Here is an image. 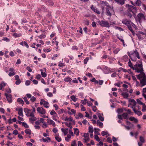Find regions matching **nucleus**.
I'll return each instance as SVG.
<instances>
[{"instance_id": "f257e3e1", "label": "nucleus", "mask_w": 146, "mask_h": 146, "mask_svg": "<svg viewBox=\"0 0 146 146\" xmlns=\"http://www.w3.org/2000/svg\"><path fill=\"white\" fill-rule=\"evenodd\" d=\"M127 54L132 61L135 62L137 60V58L138 59L140 58L139 54L136 49L130 52H128Z\"/></svg>"}, {"instance_id": "f03ea898", "label": "nucleus", "mask_w": 146, "mask_h": 146, "mask_svg": "<svg viewBox=\"0 0 146 146\" xmlns=\"http://www.w3.org/2000/svg\"><path fill=\"white\" fill-rule=\"evenodd\" d=\"M137 78L139 80L142 87L146 85V77L145 74H141L136 75Z\"/></svg>"}, {"instance_id": "7ed1b4c3", "label": "nucleus", "mask_w": 146, "mask_h": 146, "mask_svg": "<svg viewBox=\"0 0 146 146\" xmlns=\"http://www.w3.org/2000/svg\"><path fill=\"white\" fill-rule=\"evenodd\" d=\"M140 64H136L134 66L133 70H135V72L138 73L142 72L143 71L142 63L141 62H139Z\"/></svg>"}, {"instance_id": "20e7f679", "label": "nucleus", "mask_w": 146, "mask_h": 146, "mask_svg": "<svg viewBox=\"0 0 146 146\" xmlns=\"http://www.w3.org/2000/svg\"><path fill=\"white\" fill-rule=\"evenodd\" d=\"M137 20L141 23L145 20V17L144 14L141 13H139L137 16Z\"/></svg>"}, {"instance_id": "39448f33", "label": "nucleus", "mask_w": 146, "mask_h": 146, "mask_svg": "<svg viewBox=\"0 0 146 146\" xmlns=\"http://www.w3.org/2000/svg\"><path fill=\"white\" fill-rule=\"evenodd\" d=\"M122 23L126 25L128 27L132 26V27H134L135 26V25L133 23L130 21H128L127 19H124L122 21Z\"/></svg>"}, {"instance_id": "423d86ee", "label": "nucleus", "mask_w": 146, "mask_h": 146, "mask_svg": "<svg viewBox=\"0 0 146 146\" xmlns=\"http://www.w3.org/2000/svg\"><path fill=\"white\" fill-rule=\"evenodd\" d=\"M128 10L132 12L133 14H135L137 12V9L136 7L132 5H127Z\"/></svg>"}, {"instance_id": "0eeeda50", "label": "nucleus", "mask_w": 146, "mask_h": 146, "mask_svg": "<svg viewBox=\"0 0 146 146\" xmlns=\"http://www.w3.org/2000/svg\"><path fill=\"white\" fill-rule=\"evenodd\" d=\"M100 5L101 8L102 9V13L103 14L104 13V7L105 6H106L107 7L109 6V4L106 1H102L100 2Z\"/></svg>"}, {"instance_id": "6e6552de", "label": "nucleus", "mask_w": 146, "mask_h": 146, "mask_svg": "<svg viewBox=\"0 0 146 146\" xmlns=\"http://www.w3.org/2000/svg\"><path fill=\"white\" fill-rule=\"evenodd\" d=\"M106 15L110 17L113 12V9L110 6H109L106 8Z\"/></svg>"}, {"instance_id": "1a4fd4ad", "label": "nucleus", "mask_w": 146, "mask_h": 146, "mask_svg": "<svg viewBox=\"0 0 146 146\" xmlns=\"http://www.w3.org/2000/svg\"><path fill=\"white\" fill-rule=\"evenodd\" d=\"M131 4L134 6H140L141 2L140 0H132L130 1Z\"/></svg>"}, {"instance_id": "9d476101", "label": "nucleus", "mask_w": 146, "mask_h": 146, "mask_svg": "<svg viewBox=\"0 0 146 146\" xmlns=\"http://www.w3.org/2000/svg\"><path fill=\"white\" fill-rule=\"evenodd\" d=\"M98 23L102 27H110L109 24L107 21H99Z\"/></svg>"}, {"instance_id": "9b49d317", "label": "nucleus", "mask_w": 146, "mask_h": 146, "mask_svg": "<svg viewBox=\"0 0 146 146\" xmlns=\"http://www.w3.org/2000/svg\"><path fill=\"white\" fill-rule=\"evenodd\" d=\"M83 137L84 138H83V140H84V143H87L89 141L90 138L89 134L84 133L83 135Z\"/></svg>"}, {"instance_id": "f8f14e48", "label": "nucleus", "mask_w": 146, "mask_h": 146, "mask_svg": "<svg viewBox=\"0 0 146 146\" xmlns=\"http://www.w3.org/2000/svg\"><path fill=\"white\" fill-rule=\"evenodd\" d=\"M36 110L41 114H44L46 113L45 109L41 107H38L36 109Z\"/></svg>"}, {"instance_id": "ddd939ff", "label": "nucleus", "mask_w": 146, "mask_h": 146, "mask_svg": "<svg viewBox=\"0 0 146 146\" xmlns=\"http://www.w3.org/2000/svg\"><path fill=\"white\" fill-rule=\"evenodd\" d=\"M129 102L130 103L129 104V105L128 107L130 106V105L133 106L132 107H135L137 104V103L135 100L133 99H129Z\"/></svg>"}, {"instance_id": "4468645a", "label": "nucleus", "mask_w": 146, "mask_h": 146, "mask_svg": "<svg viewBox=\"0 0 146 146\" xmlns=\"http://www.w3.org/2000/svg\"><path fill=\"white\" fill-rule=\"evenodd\" d=\"M131 108L133 109V111L135 114L139 116H140L142 115V113L140 111H138V110H136V109H137L135 108V107H131Z\"/></svg>"}, {"instance_id": "2eb2a0df", "label": "nucleus", "mask_w": 146, "mask_h": 146, "mask_svg": "<svg viewBox=\"0 0 146 146\" xmlns=\"http://www.w3.org/2000/svg\"><path fill=\"white\" fill-rule=\"evenodd\" d=\"M5 96H6L7 99L9 103H11L12 102V96L11 94H8L7 93L5 94Z\"/></svg>"}, {"instance_id": "dca6fc26", "label": "nucleus", "mask_w": 146, "mask_h": 146, "mask_svg": "<svg viewBox=\"0 0 146 146\" xmlns=\"http://www.w3.org/2000/svg\"><path fill=\"white\" fill-rule=\"evenodd\" d=\"M91 9L94 12H96L97 14L99 15L100 14V12L97 9L94 7L93 5L91 6Z\"/></svg>"}, {"instance_id": "f3484780", "label": "nucleus", "mask_w": 146, "mask_h": 146, "mask_svg": "<svg viewBox=\"0 0 146 146\" xmlns=\"http://www.w3.org/2000/svg\"><path fill=\"white\" fill-rule=\"evenodd\" d=\"M47 122L49 125H52L53 127L56 126L55 123L52 120L50 119H47Z\"/></svg>"}, {"instance_id": "a211bd4d", "label": "nucleus", "mask_w": 146, "mask_h": 146, "mask_svg": "<svg viewBox=\"0 0 146 146\" xmlns=\"http://www.w3.org/2000/svg\"><path fill=\"white\" fill-rule=\"evenodd\" d=\"M24 111L26 113V115L27 117H29V115L31 112V110L27 108H25Z\"/></svg>"}, {"instance_id": "6ab92c4d", "label": "nucleus", "mask_w": 146, "mask_h": 146, "mask_svg": "<svg viewBox=\"0 0 146 146\" xmlns=\"http://www.w3.org/2000/svg\"><path fill=\"white\" fill-rule=\"evenodd\" d=\"M121 95L125 99H128V97L129 96L128 93L125 92H123L121 94Z\"/></svg>"}, {"instance_id": "aec40b11", "label": "nucleus", "mask_w": 146, "mask_h": 146, "mask_svg": "<svg viewBox=\"0 0 146 146\" xmlns=\"http://www.w3.org/2000/svg\"><path fill=\"white\" fill-rule=\"evenodd\" d=\"M125 0H115V1L118 4L122 5L124 4Z\"/></svg>"}, {"instance_id": "412c9836", "label": "nucleus", "mask_w": 146, "mask_h": 146, "mask_svg": "<svg viewBox=\"0 0 146 146\" xmlns=\"http://www.w3.org/2000/svg\"><path fill=\"white\" fill-rule=\"evenodd\" d=\"M41 101H43L44 102V106L46 108H48L49 107V104L46 101L43 100L42 99H41Z\"/></svg>"}, {"instance_id": "4be33fe9", "label": "nucleus", "mask_w": 146, "mask_h": 146, "mask_svg": "<svg viewBox=\"0 0 146 146\" xmlns=\"http://www.w3.org/2000/svg\"><path fill=\"white\" fill-rule=\"evenodd\" d=\"M18 115L22 117H23V109L22 108H20L18 109Z\"/></svg>"}, {"instance_id": "5701e85b", "label": "nucleus", "mask_w": 146, "mask_h": 146, "mask_svg": "<svg viewBox=\"0 0 146 146\" xmlns=\"http://www.w3.org/2000/svg\"><path fill=\"white\" fill-rule=\"evenodd\" d=\"M20 45L24 46V45L27 48H28L29 46L27 43L25 41H22L20 43Z\"/></svg>"}, {"instance_id": "b1692460", "label": "nucleus", "mask_w": 146, "mask_h": 146, "mask_svg": "<svg viewBox=\"0 0 146 146\" xmlns=\"http://www.w3.org/2000/svg\"><path fill=\"white\" fill-rule=\"evenodd\" d=\"M97 125L99 126L100 128H102L103 126V123L100 122L99 120H97Z\"/></svg>"}, {"instance_id": "393cba45", "label": "nucleus", "mask_w": 146, "mask_h": 146, "mask_svg": "<svg viewBox=\"0 0 146 146\" xmlns=\"http://www.w3.org/2000/svg\"><path fill=\"white\" fill-rule=\"evenodd\" d=\"M129 119L131 121H134L136 123H137L138 122V120L137 119L133 117H131L129 118Z\"/></svg>"}, {"instance_id": "a878e982", "label": "nucleus", "mask_w": 146, "mask_h": 146, "mask_svg": "<svg viewBox=\"0 0 146 146\" xmlns=\"http://www.w3.org/2000/svg\"><path fill=\"white\" fill-rule=\"evenodd\" d=\"M74 133L76 135L78 136L79 134V129L77 128H74Z\"/></svg>"}, {"instance_id": "bb28decb", "label": "nucleus", "mask_w": 146, "mask_h": 146, "mask_svg": "<svg viewBox=\"0 0 146 146\" xmlns=\"http://www.w3.org/2000/svg\"><path fill=\"white\" fill-rule=\"evenodd\" d=\"M17 101L19 102V103L23 105L24 104V102L23 100L21 98H18L17 100Z\"/></svg>"}, {"instance_id": "cd10ccee", "label": "nucleus", "mask_w": 146, "mask_h": 146, "mask_svg": "<svg viewBox=\"0 0 146 146\" xmlns=\"http://www.w3.org/2000/svg\"><path fill=\"white\" fill-rule=\"evenodd\" d=\"M62 131L64 133V135H66L68 133V129L66 128V129H61Z\"/></svg>"}, {"instance_id": "c85d7f7f", "label": "nucleus", "mask_w": 146, "mask_h": 146, "mask_svg": "<svg viewBox=\"0 0 146 146\" xmlns=\"http://www.w3.org/2000/svg\"><path fill=\"white\" fill-rule=\"evenodd\" d=\"M6 85V84L4 82H2L1 84H0V90L2 89Z\"/></svg>"}, {"instance_id": "c756f323", "label": "nucleus", "mask_w": 146, "mask_h": 146, "mask_svg": "<svg viewBox=\"0 0 146 146\" xmlns=\"http://www.w3.org/2000/svg\"><path fill=\"white\" fill-rule=\"evenodd\" d=\"M42 140L44 142H47L50 141V139L49 137H47L46 138H44L43 137L42 138Z\"/></svg>"}, {"instance_id": "7c9ffc66", "label": "nucleus", "mask_w": 146, "mask_h": 146, "mask_svg": "<svg viewBox=\"0 0 146 146\" xmlns=\"http://www.w3.org/2000/svg\"><path fill=\"white\" fill-rule=\"evenodd\" d=\"M128 65L129 67L133 70L134 66H133L132 63H131L130 60L128 62Z\"/></svg>"}, {"instance_id": "2f4dec72", "label": "nucleus", "mask_w": 146, "mask_h": 146, "mask_svg": "<svg viewBox=\"0 0 146 146\" xmlns=\"http://www.w3.org/2000/svg\"><path fill=\"white\" fill-rule=\"evenodd\" d=\"M29 119L30 121H32V123H33L36 120V118L35 116H33L31 117V118H30Z\"/></svg>"}, {"instance_id": "473e14b6", "label": "nucleus", "mask_w": 146, "mask_h": 146, "mask_svg": "<svg viewBox=\"0 0 146 146\" xmlns=\"http://www.w3.org/2000/svg\"><path fill=\"white\" fill-rule=\"evenodd\" d=\"M71 99L74 102L76 101L77 98L74 95L70 97Z\"/></svg>"}, {"instance_id": "72a5a7b5", "label": "nucleus", "mask_w": 146, "mask_h": 146, "mask_svg": "<svg viewBox=\"0 0 146 146\" xmlns=\"http://www.w3.org/2000/svg\"><path fill=\"white\" fill-rule=\"evenodd\" d=\"M72 80V79L70 77H66L64 79V81L65 82H70Z\"/></svg>"}, {"instance_id": "f704fd0d", "label": "nucleus", "mask_w": 146, "mask_h": 146, "mask_svg": "<svg viewBox=\"0 0 146 146\" xmlns=\"http://www.w3.org/2000/svg\"><path fill=\"white\" fill-rule=\"evenodd\" d=\"M13 36L15 38H16L21 36V34H17L16 33H15L13 34Z\"/></svg>"}, {"instance_id": "c9c22d12", "label": "nucleus", "mask_w": 146, "mask_h": 146, "mask_svg": "<svg viewBox=\"0 0 146 146\" xmlns=\"http://www.w3.org/2000/svg\"><path fill=\"white\" fill-rule=\"evenodd\" d=\"M122 116L124 119H127L128 118V114L127 113H123L122 114Z\"/></svg>"}, {"instance_id": "e433bc0d", "label": "nucleus", "mask_w": 146, "mask_h": 146, "mask_svg": "<svg viewBox=\"0 0 146 146\" xmlns=\"http://www.w3.org/2000/svg\"><path fill=\"white\" fill-rule=\"evenodd\" d=\"M94 130H95L94 133L98 135H100V134L99 133L98 131H100V129L98 128H94Z\"/></svg>"}, {"instance_id": "4c0bfd02", "label": "nucleus", "mask_w": 146, "mask_h": 146, "mask_svg": "<svg viewBox=\"0 0 146 146\" xmlns=\"http://www.w3.org/2000/svg\"><path fill=\"white\" fill-rule=\"evenodd\" d=\"M132 26H131L129 27H128V29H129V30L131 32L132 34L134 36L135 35V33L133 31L132 27Z\"/></svg>"}, {"instance_id": "58836bf2", "label": "nucleus", "mask_w": 146, "mask_h": 146, "mask_svg": "<svg viewBox=\"0 0 146 146\" xmlns=\"http://www.w3.org/2000/svg\"><path fill=\"white\" fill-rule=\"evenodd\" d=\"M89 132L91 133H93V128L92 126H90L88 128Z\"/></svg>"}, {"instance_id": "ea45409f", "label": "nucleus", "mask_w": 146, "mask_h": 146, "mask_svg": "<svg viewBox=\"0 0 146 146\" xmlns=\"http://www.w3.org/2000/svg\"><path fill=\"white\" fill-rule=\"evenodd\" d=\"M40 70L42 76L43 77H45L46 76V74L45 72H43L42 69H40Z\"/></svg>"}, {"instance_id": "a19ab883", "label": "nucleus", "mask_w": 146, "mask_h": 146, "mask_svg": "<svg viewBox=\"0 0 146 146\" xmlns=\"http://www.w3.org/2000/svg\"><path fill=\"white\" fill-rule=\"evenodd\" d=\"M25 132L27 134L30 135L31 133V131L29 129H26L25 131Z\"/></svg>"}, {"instance_id": "79ce46f5", "label": "nucleus", "mask_w": 146, "mask_h": 146, "mask_svg": "<svg viewBox=\"0 0 146 146\" xmlns=\"http://www.w3.org/2000/svg\"><path fill=\"white\" fill-rule=\"evenodd\" d=\"M25 102L27 104H29V102L27 100V97L25 96L23 98Z\"/></svg>"}, {"instance_id": "37998d69", "label": "nucleus", "mask_w": 146, "mask_h": 146, "mask_svg": "<svg viewBox=\"0 0 146 146\" xmlns=\"http://www.w3.org/2000/svg\"><path fill=\"white\" fill-rule=\"evenodd\" d=\"M84 22L86 25H89V22L88 20L86 19H84Z\"/></svg>"}, {"instance_id": "c03bdc74", "label": "nucleus", "mask_w": 146, "mask_h": 146, "mask_svg": "<svg viewBox=\"0 0 146 146\" xmlns=\"http://www.w3.org/2000/svg\"><path fill=\"white\" fill-rule=\"evenodd\" d=\"M55 138L56 141L58 142H60L61 141V139L60 137L56 136L55 137Z\"/></svg>"}, {"instance_id": "a18cd8bd", "label": "nucleus", "mask_w": 146, "mask_h": 146, "mask_svg": "<svg viewBox=\"0 0 146 146\" xmlns=\"http://www.w3.org/2000/svg\"><path fill=\"white\" fill-rule=\"evenodd\" d=\"M70 111H71V112H72V113H71L69 111H68V113L70 115H71L72 114H75V113L76 111L72 109Z\"/></svg>"}, {"instance_id": "49530a36", "label": "nucleus", "mask_w": 146, "mask_h": 146, "mask_svg": "<svg viewBox=\"0 0 146 146\" xmlns=\"http://www.w3.org/2000/svg\"><path fill=\"white\" fill-rule=\"evenodd\" d=\"M143 108L142 109V111L144 112L146 110V106L145 104L144 103L143 105Z\"/></svg>"}, {"instance_id": "de8ad7c7", "label": "nucleus", "mask_w": 146, "mask_h": 146, "mask_svg": "<svg viewBox=\"0 0 146 146\" xmlns=\"http://www.w3.org/2000/svg\"><path fill=\"white\" fill-rule=\"evenodd\" d=\"M140 141L141 142L144 143L145 142L144 138L142 136H140L139 137Z\"/></svg>"}, {"instance_id": "09e8293b", "label": "nucleus", "mask_w": 146, "mask_h": 146, "mask_svg": "<svg viewBox=\"0 0 146 146\" xmlns=\"http://www.w3.org/2000/svg\"><path fill=\"white\" fill-rule=\"evenodd\" d=\"M36 100V98L34 96H32L30 98V101L32 102H34Z\"/></svg>"}, {"instance_id": "8fccbe9b", "label": "nucleus", "mask_w": 146, "mask_h": 146, "mask_svg": "<svg viewBox=\"0 0 146 146\" xmlns=\"http://www.w3.org/2000/svg\"><path fill=\"white\" fill-rule=\"evenodd\" d=\"M119 69H120V70H119L118 71L119 72L120 71H122L123 72H126L127 71L126 69L122 68H119Z\"/></svg>"}, {"instance_id": "3c124183", "label": "nucleus", "mask_w": 146, "mask_h": 146, "mask_svg": "<svg viewBox=\"0 0 146 146\" xmlns=\"http://www.w3.org/2000/svg\"><path fill=\"white\" fill-rule=\"evenodd\" d=\"M94 138L96 140L98 141H100V139L99 137H98V135H94Z\"/></svg>"}, {"instance_id": "603ef678", "label": "nucleus", "mask_w": 146, "mask_h": 146, "mask_svg": "<svg viewBox=\"0 0 146 146\" xmlns=\"http://www.w3.org/2000/svg\"><path fill=\"white\" fill-rule=\"evenodd\" d=\"M22 125L25 128H28L29 127V126L25 123L23 122L22 123Z\"/></svg>"}, {"instance_id": "864d4df0", "label": "nucleus", "mask_w": 146, "mask_h": 146, "mask_svg": "<svg viewBox=\"0 0 146 146\" xmlns=\"http://www.w3.org/2000/svg\"><path fill=\"white\" fill-rule=\"evenodd\" d=\"M81 102L83 104H85L87 102V100L86 99H84V100H82Z\"/></svg>"}, {"instance_id": "5fc2aeb1", "label": "nucleus", "mask_w": 146, "mask_h": 146, "mask_svg": "<svg viewBox=\"0 0 146 146\" xmlns=\"http://www.w3.org/2000/svg\"><path fill=\"white\" fill-rule=\"evenodd\" d=\"M66 125L68 127H70V129L72 128V126L71 123H67Z\"/></svg>"}, {"instance_id": "6e6d98bb", "label": "nucleus", "mask_w": 146, "mask_h": 146, "mask_svg": "<svg viewBox=\"0 0 146 146\" xmlns=\"http://www.w3.org/2000/svg\"><path fill=\"white\" fill-rule=\"evenodd\" d=\"M71 146H77L76 142V141H73L72 143L71 144Z\"/></svg>"}, {"instance_id": "4d7b16f0", "label": "nucleus", "mask_w": 146, "mask_h": 146, "mask_svg": "<svg viewBox=\"0 0 146 146\" xmlns=\"http://www.w3.org/2000/svg\"><path fill=\"white\" fill-rule=\"evenodd\" d=\"M123 110L122 109H118L117 110V112L118 113H120L123 112Z\"/></svg>"}, {"instance_id": "13d9d810", "label": "nucleus", "mask_w": 146, "mask_h": 146, "mask_svg": "<svg viewBox=\"0 0 146 146\" xmlns=\"http://www.w3.org/2000/svg\"><path fill=\"white\" fill-rule=\"evenodd\" d=\"M46 37V35L44 34H42L38 36V37L39 38L42 39L45 38Z\"/></svg>"}, {"instance_id": "bf43d9fd", "label": "nucleus", "mask_w": 146, "mask_h": 146, "mask_svg": "<svg viewBox=\"0 0 146 146\" xmlns=\"http://www.w3.org/2000/svg\"><path fill=\"white\" fill-rule=\"evenodd\" d=\"M120 50V49L118 48H116L113 51V52L115 54H117L118 52Z\"/></svg>"}, {"instance_id": "052dcab7", "label": "nucleus", "mask_w": 146, "mask_h": 146, "mask_svg": "<svg viewBox=\"0 0 146 146\" xmlns=\"http://www.w3.org/2000/svg\"><path fill=\"white\" fill-rule=\"evenodd\" d=\"M98 118L99 119L102 121H104V118L100 115H99L98 116Z\"/></svg>"}, {"instance_id": "680f3d73", "label": "nucleus", "mask_w": 146, "mask_h": 146, "mask_svg": "<svg viewBox=\"0 0 146 146\" xmlns=\"http://www.w3.org/2000/svg\"><path fill=\"white\" fill-rule=\"evenodd\" d=\"M91 81L92 82H94L95 83H98V81L96 80L95 78H93V79L91 80Z\"/></svg>"}, {"instance_id": "e2e57ef3", "label": "nucleus", "mask_w": 146, "mask_h": 146, "mask_svg": "<svg viewBox=\"0 0 146 146\" xmlns=\"http://www.w3.org/2000/svg\"><path fill=\"white\" fill-rule=\"evenodd\" d=\"M89 58L88 57H87L84 60V63L85 64H87L88 61L89 60Z\"/></svg>"}, {"instance_id": "0e129e2a", "label": "nucleus", "mask_w": 146, "mask_h": 146, "mask_svg": "<svg viewBox=\"0 0 146 146\" xmlns=\"http://www.w3.org/2000/svg\"><path fill=\"white\" fill-rule=\"evenodd\" d=\"M3 40L4 41H5L7 42H8L10 41V40L9 38L6 37H3Z\"/></svg>"}, {"instance_id": "69168bd1", "label": "nucleus", "mask_w": 146, "mask_h": 146, "mask_svg": "<svg viewBox=\"0 0 146 146\" xmlns=\"http://www.w3.org/2000/svg\"><path fill=\"white\" fill-rule=\"evenodd\" d=\"M15 74V73L14 72H9V73L8 75L9 76H11L14 75Z\"/></svg>"}, {"instance_id": "338daca9", "label": "nucleus", "mask_w": 146, "mask_h": 146, "mask_svg": "<svg viewBox=\"0 0 146 146\" xmlns=\"http://www.w3.org/2000/svg\"><path fill=\"white\" fill-rule=\"evenodd\" d=\"M107 134V132H106L104 131H102L101 133V134L102 136H104L105 135H106Z\"/></svg>"}, {"instance_id": "774afa93", "label": "nucleus", "mask_w": 146, "mask_h": 146, "mask_svg": "<svg viewBox=\"0 0 146 146\" xmlns=\"http://www.w3.org/2000/svg\"><path fill=\"white\" fill-rule=\"evenodd\" d=\"M103 145V143L101 141H100L99 143L98 144V146H102Z\"/></svg>"}]
</instances>
